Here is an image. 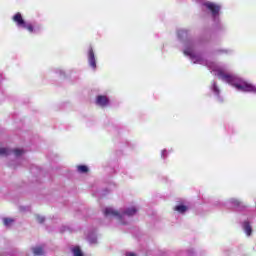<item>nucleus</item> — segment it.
<instances>
[{
	"instance_id": "nucleus-20",
	"label": "nucleus",
	"mask_w": 256,
	"mask_h": 256,
	"mask_svg": "<svg viewBox=\"0 0 256 256\" xmlns=\"http://www.w3.org/2000/svg\"><path fill=\"white\" fill-rule=\"evenodd\" d=\"M125 256H137L135 252H126Z\"/></svg>"
},
{
	"instance_id": "nucleus-4",
	"label": "nucleus",
	"mask_w": 256,
	"mask_h": 256,
	"mask_svg": "<svg viewBox=\"0 0 256 256\" xmlns=\"http://www.w3.org/2000/svg\"><path fill=\"white\" fill-rule=\"evenodd\" d=\"M11 154L15 156L17 162H20L25 150L23 148H14V150L12 148H0V156H10Z\"/></svg>"
},
{
	"instance_id": "nucleus-6",
	"label": "nucleus",
	"mask_w": 256,
	"mask_h": 256,
	"mask_svg": "<svg viewBox=\"0 0 256 256\" xmlns=\"http://www.w3.org/2000/svg\"><path fill=\"white\" fill-rule=\"evenodd\" d=\"M222 206H226V208H237L240 210L241 208L245 207L244 202L242 200H239L238 198H230L226 202L222 203Z\"/></svg>"
},
{
	"instance_id": "nucleus-14",
	"label": "nucleus",
	"mask_w": 256,
	"mask_h": 256,
	"mask_svg": "<svg viewBox=\"0 0 256 256\" xmlns=\"http://www.w3.org/2000/svg\"><path fill=\"white\" fill-rule=\"evenodd\" d=\"M214 53L216 55H221L223 53L230 54V53H233V49H215Z\"/></svg>"
},
{
	"instance_id": "nucleus-11",
	"label": "nucleus",
	"mask_w": 256,
	"mask_h": 256,
	"mask_svg": "<svg viewBox=\"0 0 256 256\" xmlns=\"http://www.w3.org/2000/svg\"><path fill=\"white\" fill-rule=\"evenodd\" d=\"M32 252L34 256H43L45 254L41 246H36V248H32Z\"/></svg>"
},
{
	"instance_id": "nucleus-13",
	"label": "nucleus",
	"mask_w": 256,
	"mask_h": 256,
	"mask_svg": "<svg viewBox=\"0 0 256 256\" xmlns=\"http://www.w3.org/2000/svg\"><path fill=\"white\" fill-rule=\"evenodd\" d=\"M3 224L6 228H11L14 224L13 218H3Z\"/></svg>"
},
{
	"instance_id": "nucleus-22",
	"label": "nucleus",
	"mask_w": 256,
	"mask_h": 256,
	"mask_svg": "<svg viewBox=\"0 0 256 256\" xmlns=\"http://www.w3.org/2000/svg\"><path fill=\"white\" fill-rule=\"evenodd\" d=\"M10 166H17V164H14L13 162H10Z\"/></svg>"
},
{
	"instance_id": "nucleus-16",
	"label": "nucleus",
	"mask_w": 256,
	"mask_h": 256,
	"mask_svg": "<svg viewBox=\"0 0 256 256\" xmlns=\"http://www.w3.org/2000/svg\"><path fill=\"white\" fill-rule=\"evenodd\" d=\"M87 240L90 244H96L97 242V236L96 234H88Z\"/></svg>"
},
{
	"instance_id": "nucleus-12",
	"label": "nucleus",
	"mask_w": 256,
	"mask_h": 256,
	"mask_svg": "<svg viewBox=\"0 0 256 256\" xmlns=\"http://www.w3.org/2000/svg\"><path fill=\"white\" fill-rule=\"evenodd\" d=\"M89 170L88 166L86 164H79L77 166V171L80 172L81 174L87 173Z\"/></svg>"
},
{
	"instance_id": "nucleus-3",
	"label": "nucleus",
	"mask_w": 256,
	"mask_h": 256,
	"mask_svg": "<svg viewBox=\"0 0 256 256\" xmlns=\"http://www.w3.org/2000/svg\"><path fill=\"white\" fill-rule=\"evenodd\" d=\"M12 21H14L15 25L19 29H27L29 33H40L43 29L42 24H33V22H26L21 12H17V14H14V16H12Z\"/></svg>"
},
{
	"instance_id": "nucleus-23",
	"label": "nucleus",
	"mask_w": 256,
	"mask_h": 256,
	"mask_svg": "<svg viewBox=\"0 0 256 256\" xmlns=\"http://www.w3.org/2000/svg\"><path fill=\"white\" fill-rule=\"evenodd\" d=\"M21 210H25V208L21 207Z\"/></svg>"
},
{
	"instance_id": "nucleus-21",
	"label": "nucleus",
	"mask_w": 256,
	"mask_h": 256,
	"mask_svg": "<svg viewBox=\"0 0 256 256\" xmlns=\"http://www.w3.org/2000/svg\"><path fill=\"white\" fill-rule=\"evenodd\" d=\"M189 256H195V250H188Z\"/></svg>"
},
{
	"instance_id": "nucleus-7",
	"label": "nucleus",
	"mask_w": 256,
	"mask_h": 256,
	"mask_svg": "<svg viewBox=\"0 0 256 256\" xmlns=\"http://www.w3.org/2000/svg\"><path fill=\"white\" fill-rule=\"evenodd\" d=\"M210 91L219 103H223L224 97L221 88L217 85L216 81H213L212 85H210Z\"/></svg>"
},
{
	"instance_id": "nucleus-10",
	"label": "nucleus",
	"mask_w": 256,
	"mask_h": 256,
	"mask_svg": "<svg viewBox=\"0 0 256 256\" xmlns=\"http://www.w3.org/2000/svg\"><path fill=\"white\" fill-rule=\"evenodd\" d=\"M174 210L179 214H186L189 208L188 206H185V204H178L177 206H175Z\"/></svg>"
},
{
	"instance_id": "nucleus-2",
	"label": "nucleus",
	"mask_w": 256,
	"mask_h": 256,
	"mask_svg": "<svg viewBox=\"0 0 256 256\" xmlns=\"http://www.w3.org/2000/svg\"><path fill=\"white\" fill-rule=\"evenodd\" d=\"M139 208L137 206H128L127 208H121L116 210L112 207L104 208V216L116 224H128L130 218L135 216Z\"/></svg>"
},
{
	"instance_id": "nucleus-17",
	"label": "nucleus",
	"mask_w": 256,
	"mask_h": 256,
	"mask_svg": "<svg viewBox=\"0 0 256 256\" xmlns=\"http://www.w3.org/2000/svg\"><path fill=\"white\" fill-rule=\"evenodd\" d=\"M72 253H73V256H83V252L81 248H79L78 246H76L75 248H72Z\"/></svg>"
},
{
	"instance_id": "nucleus-8",
	"label": "nucleus",
	"mask_w": 256,
	"mask_h": 256,
	"mask_svg": "<svg viewBox=\"0 0 256 256\" xmlns=\"http://www.w3.org/2000/svg\"><path fill=\"white\" fill-rule=\"evenodd\" d=\"M96 105L99 107H108L110 105V97L107 94L97 95Z\"/></svg>"
},
{
	"instance_id": "nucleus-19",
	"label": "nucleus",
	"mask_w": 256,
	"mask_h": 256,
	"mask_svg": "<svg viewBox=\"0 0 256 256\" xmlns=\"http://www.w3.org/2000/svg\"><path fill=\"white\" fill-rule=\"evenodd\" d=\"M36 220L42 224L43 222H45V218L44 216H40L39 214L36 215Z\"/></svg>"
},
{
	"instance_id": "nucleus-5",
	"label": "nucleus",
	"mask_w": 256,
	"mask_h": 256,
	"mask_svg": "<svg viewBox=\"0 0 256 256\" xmlns=\"http://www.w3.org/2000/svg\"><path fill=\"white\" fill-rule=\"evenodd\" d=\"M87 61H88L89 67H91V69H93V71H96L97 57H96L93 47H89V49L87 51Z\"/></svg>"
},
{
	"instance_id": "nucleus-1",
	"label": "nucleus",
	"mask_w": 256,
	"mask_h": 256,
	"mask_svg": "<svg viewBox=\"0 0 256 256\" xmlns=\"http://www.w3.org/2000/svg\"><path fill=\"white\" fill-rule=\"evenodd\" d=\"M177 35L183 45L184 55L189 57L192 63L206 65L213 75H216L218 79L224 81V83L232 85L237 91L256 93V85H253V83L243 79L236 73H232L229 69V65L205 59L203 53L200 51V48L203 45L202 39H191L189 37L188 29H179Z\"/></svg>"
},
{
	"instance_id": "nucleus-9",
	"label": "nucleus",
	"mask_w": 256,
	"mask_h": 256,
	"mask_svg": "<svg viewBox=\"0 0 256 256\" xmlns=\"http://www.w3.org/2000/svg\"><path fill=\"white\" fill-rule=\"evenodd\" d=\"M251 218H248L247 220H244L242 222V228L246 234V236H252V226H251V222H250Z\"/></svg>"
},
{
	"instance_id": "nucleus-15",
	"label": "nucleus",
	"mask_w": 256,
	"mask_h": 256,
	"mask_svg": "<svg viewBox=\"0 0 256 256\" xmlns=\"http://www.w3.org/2000/svg\"><path fill=\"white\" fill-rule=\"evenodd\" d=\"M54 72L56 73V75H59V77H67L66 71L61 67H57L56 69H54Z\"/></svg>"
},
{
	"instance_id": "nucleus-18",
	"label": "nucleus",
	"mask_w": 256,
	"mask_h": 256,
	"mask_svg": "<svg viewBox=\"0 0 256 256\" xmlns=\"http://www.w3.org/2000/svg\"><path fill=\"white\" fill-rule=\"evenodd\" d=\"M161 157L165 160L168 157V150L164 148L161 152Z\"/></svg>"
}]
</instances>
